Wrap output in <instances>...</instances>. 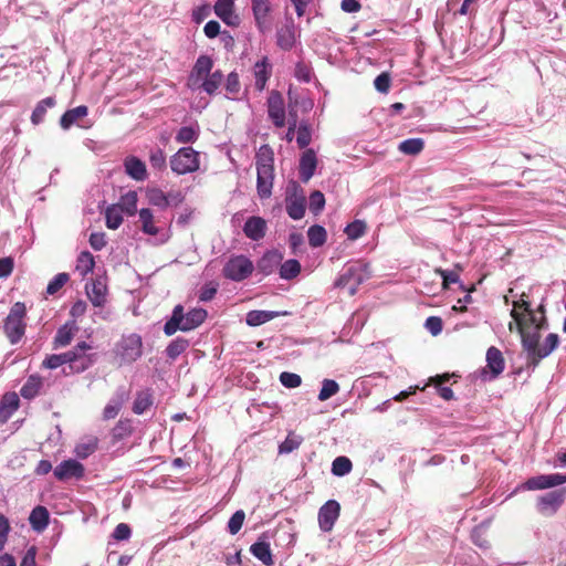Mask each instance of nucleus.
Here are the masks:
<instances>
[{"label": "nucleus", "mask_w": 566, "mask_h": 566, "mask_svg": "<svg viewBox=\"0 0 566 566\" xmlns=\"http://www.w3.org/2000/svg\"><path fill=\"white\" fill-rule=\"evenodd\" d=\"M547 328L546 317H542L536 325L521 335L523 348L527 352L528 360L532 365L536 366L538 363L547 357L559 344V337L555 333L546 336L543 344H539L542 329Z\"/></svg>", "instance_id": "f257e3e1"}, {"label": "nucleus", "mask_w": 566, "mask_h": 566, "mask_svg": "<svg viewBox=\"0 0 566 566\" xmlns=\"http://www.w3.org/2000/svg\"><path fill=\"white\" fill-rule=\"evenodd\" d=\"M256 190L260 198H269L274 180V151L270 145H262L255 154Z\"/></svg>", "instance_id": "f03ea898"}, {"label": "nucleus", "mask_w": 566, "mask_h": 566, "mask_svg": "<svg viewBox=\"0 0 566 566\" xmlns=\"http://www.w3.org/2000/svg\"><path fill=\"white\" fill-rule=\"evenodd\" d=\"M207 317V311L203 308H193L187 314L184 313L181 305H176L171 317L164 326V333L167 336L174 335L178 329L188 332L201 325Z\"/></svg>", "instance_id": "7ed1b4c3"}, {"label": "nucleus", "mask_w": 566, "mask_h": 566, "mask_svg": "<svg viewBox=\"0 0 566 566\" xmlns=\"http://www.w3.org/2000/svg\"><path fill=\"white\" fill-rule=\"evenodd\" d=\"M66 354L69 370L66 371V369H64L65 375L82 374L93 367L99 358L93 345L85 340L78 342L72 349L67 350Z\"/></svg>", "instance_id": "20e7f679"}, {"label": "nucleus", "mask_w": 566, "mask_h": 566, "mask_svg": "<svg viewBox=\"0 0 566 566\" xmlns=\"http://www.w3.org/2000/svg\"><path fill=\"white\" fill-rule=\"evenodd\" d=\"M525 294L523 293L518 301L513 302V308L511 311L513 322L509 323L510 332L516 329L520 335L533 328L539 321L537 319L535 311L532 310L531 303L523 298Z\"/></svg>", "instance_id": "39448f33"}, {"label": "nucleus", "mask_w": 566, "mask_h": 566, "mask_svg": "<svg viewBox=\"0 0 566 566\" xmlns=\"http://www.w3.org/2000/svg\"><path fill=\"white\" fill-rule=\"evenodd\" d=\"M27 306L23 302H15L4 319V334L11 344H17L25 333Z\"/></svg>", "instance_id": "423d86ee"}, {"label": "nucleus", "mask_w": 566, "mask_h": 566, "mask_svg": "<svg viewBox=\"0 0 566 566\" xmlns=\"http://www.w3.org/2000/svg\"><path fill=\"white\" fill-rule=\"evenodd\" d=\"M169 165L177 175L195 172L200 167V155L192 147H181L170 157Z\"/></svg>", "instance_id": "0eeeda50"}, {"label": "nucleus", "mask_w": 566, "mask_h": 566, "mask_svg": "<svg viewBox=\"0 0 566 566\" xmlns=\"http://www.w3.org/2000/svg\"><path fill=\"white\" fill-rule=\"evenodd\" d=\"M365 280L366 274L363 265L358 263L352 264L335 281V287L346 290L348 295L353 296Z\"/></svg>", "instance_id": "6e6552de"}, {"label": "nucleus", "mask_w": 566, "mask_h": 566, "mask_svg": "<svg viewBox=\"0 0 566 566\" xmlns=\"http://www.w3.org/2000/svg\"><path fill=\"white\" fill-rule=\"evenodd\" d=\"M116 353L122 363L132 364L143 355V340L138 334L123 336L116 345Z\"/></svg>", "instance_id": "1a4fd4ad"}, {"label": "nucleus", "mask_w": 566, "mask_h": 566, "mask_svg": "<svg viewBox=\"0 0 566 566\" xmlns=\"http://www.w3.org/2000/svg\"><path fill=\"white\" fill-rule=\"evenodd\" d=\"M253 263L244 255L231 258L223 268V275L232 281H243L253 272Z\"/></svg>", "instance_id": "9d476101"}, {"label": "nucleus", "mask_w": 566, "mask_h": 566, "mask_svg": "<svg viewBox=\"0 0 566 566\" xmlns=\"http://www.w3.org/2000/svg\"><path fill=\"white\" fill-rule=\"evenodd\" d=\"M85 468L84 465L74 459H69L62 461L59 465L53 470V474L59 481H69L71 479L80 480L84 476Z\"/></svg>", "instance_id": "9b49d317"}, {"label": "nucleus", "mask_w": 566, "mask_h": 566, "mask_svg": "<svg viewBox=\"0 0 566 566\" xmlns=\"http://www.w3.org/2000/svg\"><path fill=\"white\" fill-rule=\"evenodd\" d=\"M268 115L274 126L281 128L285 125L284 101L280 92L272 91L268 98Z\"/></svg>", "instance_id": "f8f14e48"}, {"label": "nucleus", "mask_w": 566, "mask_h": 566, "mask_svg": "<svg viewBox=\"0 0 566 566\" xmlns=\"http://www.w3.org/2000/svg\"><path fill=\"white\" fill-rule=\"evenodd\" d=\"M340 505L335 500L327 501L318 511V524L322 531H332L339 516Z\"/></svg>", "instance_id": "ddd939ff"}, {"label": "nucleus", "mask_w": 566, "mask_h": 566, "mask_svg": "<svg viewBox=\"0 0 566 566\" xmlns=\"http://www.w3.org/2000/svg\"><path fill=\"white\" fill-rule=\"evenodd\" d=\"M213 61L208 55H200L188 77V86L196 87L199 83L211 73Z\"/></svg>", "instance_id": "4468645a"}, {"label": "nucleus", "mask_w": 566, "mask_h": 566, "mask_svg": "<svg viewBox=\"0 0 566 566\" xmlns=\"http://www.w3.org/2000/svg\"><path fill=\"white\" fill-rule=\"evenodd\" d=\"M504 368L505 360L502 352L495 346H491L486 352V366L482 374L486 375L490 371V379H495L503 373Z\"/></svg>", "instance_id": "2eb2a0df"}, {"label": "nucleus", "mask_w": 566, "mask_h": 566, "mask_svg": "<svg viewBox=\"0 0 566 566\" xmlns=\"http://www.w3.org/2000/svg\"><path fill=\"white\" fill-rule=\"evenodd\" d=\"M77 332L78 326L76 322L74 319L67 321L65 324L57 328L52 340L53 349H59L69 346Z\"/></svg>", "instance_id": "dca6fc26"}, {"label": "nucleus", "mask_w": 566, "mask_h": 566, "mask_svg": "<svg viewBox=\"0 0 566 566\" xmlns=\"http://www.w3.org/2000/svg\"><path fill=\"white\" fill-rule=\"evenodd\" d=\"M565 500L564 491H552L538 499V511L544 515L554 514Z\"/></svg>", "instance_id": "f3484780"}, {"label": "nucleus", "mask_w": 566, "mask_h": 566, "mask_svg": "<svg viewBox=\"0 0 566 566\" xmlns=\"http://www.w3.org/2000/svg\"><path fill=\"white\" fill-rule=\"evenodd\" d=\"M566 483V475L556 473L548 475H538L526 481L525 485L528 490H542L553 488Z\"/></svg>", "instance_id": "a211bd4d"}, {"label": "nucleus", "mask_w": 566, "mask_h": 566, "mask_svg": "<svg viewBox=\"0 0 566 566\" xmlns=\"http://www.w3.org/2000/svg\"><path fill=\"white\" fill-rule=\"evenodd\" d=\"M317 166L316 154L313 149H306L300 159V178L303 182H307L314 175Z\"/></svg>", "instance_id": "6ab92c4d"}, {"label": "nucleus", "mask_w": 566, "mask_h": 566, "mask_svg": "<svg viewBox=\"0 0 566 566\" xmlns=\"http://www.w3.org/2000/svg\"><path fill=\"white\" fill-rule=\"evenodd\" d=\"M266 222L261 217H250L243 227V232L247 238L259 241L265 237L266 233Z\"/></svg>", "instance_id": "aec40b11"}, {"label": "nucleus", "mask_w": 566, "mask_h": 566, "mask_svg": "<svg viewBox=\"0 0 566 566\" xmlns=\"http://www.w3.org/2000/svg\"><path fill=\"white\" fill-rule=\"evenodd\" d=\"M124 167L126 174L137 181H143L147 178L145 163L135 156L127 157L124 161Z\"/></svg>", "instance_id": "412c9836"}, {"label": "nucleus", "mask_w": 566, "mask_h": 566, "mask_svg": "<svg viewBox=\"0 0 566 566\" xmlns=\"http://www.w3.org/2000/svg\"><path fill=\"white\" fill-rule=\"evenodd\" d=\"M19 397L15 392H7L0 402V423H6L19 408Z\"/></svg>", "instance_id": "4be33fe9"}, {"label": "nucleus", "mask_w": 566, "mask_h": 566, "mask_svg": "<svg viewBox=\"0 0 566 566\" xmlns=\"http://www.w3.org/2000/svg\"><path fill=\"white\" fill-rule=\"evenodd\" d=\"M253 73L255 77L254 86L258 91H263L268 80L271 76V65L266 56L254 64Z\"/></svg>", "instance_id": "5701e85b"}, {"label": "nucleus", "mask_w": 566, "mask_h": 566, "mask_svg": "<svg viewBox=\"0 0 566 566\" xmlns=\"http://www.w3.org/2000/svg\"><path fill=\"white\" fill-rule=\"evenodd\" d=\"M86 293L94 306L102 307L106 303L107 287L101 281H93L91 287L86 285Z\"/></svg>", "instance_id": "b1692460"}, {"label": "nucleus", "mask_w": 566, "mask_h": 566, "mask_svg": "<svg viewBox=\"0 0 566 566\" xmlns=\"http://www.w3.org/2000/svg\"><path fill=\"white\" fill-rule=\"evenodd\" d=\"M286 212L293 220H300L305 214V198L293 195L286 198Z\"/></svg>", "instance_id": "393cba45"}, {"label": "nucleus", "mask_w": 566, "mask_h": 566, "mask_svg": "<svg viewBox=\"0 0 566 566\" xmlns=\"http://www.w3.org/2000/svg\"><path fill=\"white\" fill-rule=\"evenodd\" d=\"M234 2H214L216 14L228 25H237L239 17L233 10Z\"/></svg>", "instance_id": "a878e982"}, {"label": "nucleus", "mask_w": 566, "mask_h": 566, "mask_svg": "<svg viewBox=\"0 0 566 566\" xmlns=\"http://www.w3.org/2000/svg\"><path fill=\"white\" fill-rule=\"evenodd\" d=\"M88 113V108L85 105H80L72 109L66 111L60 119V125L63 129H69L77 120L84 118Z\"/></svg>", "instance_id": "bb28decb"}, {"label": "nucleus", "mask_w": 566, "mask_h": 566, "mask_svg": "<svg viewBox=\"0 0 566 566\" xmlns=\"http://www.w3.org/2000/svg\"><path fill=\"white\" fill-rule=\"evenodd\" d=\"M154 405V395L150 389L140 390L136 394L133 402V412L142 415Z\"/></svg>", "instance_id": "cd10ccee"}, {"label": "nucleus", "mask_w": 566, "mask_h": 566, "mask_svg": "<svg viewBox=\"0 0 566 566\" xmlns=\"http://www.w3.org/2000/svg\"><path fill=\"white\" fill-rule=\"evenodd\" d=\"M251 554L261 560L266 566H272L274 564L270 544L264 541H258L250 547Z\"/></svg>", "instance_id": "c85d7f7f"}, {"label": "nucleus", "mask_w": 566, "mask_h": 566, "mask_svg": "<svg viewBox=\"0 0 566 566\" xmlns=\"http://www.w3.org/2000/svg\"><path fill=\"white\" fill-rule=\"evenodd\" d=\"M29 522L34 531H43L49 524V511L46 507L41 505L35 506L31 511Z\"/></svg>", "instance_id": "c756f323"}, {"label": "nucleus", "mask_w": 566, "mask_h": 566, "mask_svg": "<svg viewBox=\"0 0 566 566\" xmlns=\"http://www.w3.org/2000/svg\"><path fill=\"white\" fill-rule=\"evenodd\" d=\"M142 231L148 235H157L160 232L159 227L155 224V217L150 209L143 208L138 212Z\"/></svg>", "instance_id": "7c9ffc66"}, {"label": "nucleus", "mask_w": 566, "mask_h": 566, "mask_svg": "<svg viewBox=\"0 0 566 566\" xmlns=\"http://www.w3.org/2000/svg\"><path fill=\"white\" fill-rule=\"evenodd\" d=\"M223 80V74L217 70L206 76L196 87L202 88L207 94L213 95L220 87Z\"/></svg>", "instance_id": "2f4dec72"}, {"label": "nucleus", "mask_w": 566, "mask_h": 566, "mask_svg": "<svg viewBox=\"0 0 566 566\" xmlns=\"http://www.w3.org/2000/svg\"><path fill=\"white\" fill-rule=\"evenodd\" d=\"M42 378L38 375H31L20 389V394L24 399H33L39 395L42 388Z\"/></svg>", "instance_id": "473e14b6"}, {"label": "nucleus", "mask_w": 566, "mask_h": 566, "mask_svg": "<svg viewBox=\"0 0 566 566\" xmlns=\"http://www.w3.org/2000/svg\"><path fill=\"white\" fill-rule=\"evenodd\" d=\"M134 427L130 419H119L111 431L113 442H118L133 433Z\"/></svg>", "instance_id": "72a5a7b5"}, {"label": "nucleus", "mask_w": 566, "mask_h": 566, "mask_svg": "<svg viewBox=\"0 0 566 566\" xmlns=\"http://www.w3.org/2000/svg\"><path fill=\"white\" fill-rule=\"evenodd\" d=\"M56 101L54 97H45L40 101L31 115V122L33 125H39L44 120L48 108L55 106Z\"/></svg>", "instance_id": "f704fd0d"}, {"label": "nucleus", "mask_w": 566, "mask_h": 566, "mask_svg": "<svg viewBox=\"0 0 566 566\" xmlns=\"http://www.w3.org/2000/svg\"><path fill=\"white\" fill-rule=\"evenodd\" d=\"M277 316H279L277 312L254 310V311H250L247 314L245 321L249 326H259V325H262Z\"/></svg>", "instance_id": "c9c22d12"}, {"label": "nucleus", "mask_w": 566, "mask_h": 566, "mask_svg": "<svg viewBox=\"0 0 566 566\" xmlns=\"http://www.w3.org/2000/svg\"><path fill=\"white\" fill-rule=\"evenodd\" d=\"M199 135L198 125L182 126L178 129L175 139L179 144H192L199 138Z\"/></svg>", "instance_id": "e433bc0d"}, {"label": "nucleus", "mask_w": 566, "mask_h": 566, "mask_svg": "<svg viewBox=\"0 0 566 566\" xmlns=\"http://www.w3.org/2000/svg\"><path fill=\"white\" fill-rule=\"evenodd\" d=\"M95 260L93 254L88 251L81 252L76 260V271L84 277L93 272Z\"/></svg>", "instance_id": "4c0bfd02"}, {"label": "nucleus", "mask_w": 566, "mask_h": 566, "mask_svg": "<svg viewBox=\"0 0 566 566\" xmlns=\"http://www.w3.org/2000/svg\"><path fill=\"white\" fill-rule=\"evenodd\" d=\"M137 192L132 190L123 195L116 206L120 207L122 211L128 216H134L137 212Z\"/></svg>", "instance_id": "58836bf2"}, {"label": "nucleus", "mask_w": 566, "mask_h": 566, "mask_svg": "<svg viewBox=\"0 0 566 566\" xmlns=\"http://www.w3.org/2000/svg\"><path fill=\"white\" fill-rule=\"evenodd\" d=\"M307 238L312 248H319L326 242L327 233L324 227L314 224L310 227Z\"/></svg>", "instance_id": "ea45409f"}, {"label": "nucleus", "mask_w": 566, "mask_h": 566, "mask_svg": "<svg viewBox=\"0 0 566 566\" xmlns=\"http://www.w3.org/2000/svg\"><path fill=\"white\" fill-rule=\"evenodd\" d=\"M106 227L116 230L123 223V211L120 207L112 205L105 211Z\"/></svg>", "instance_id": "a19ab883"}, {"label": "nucleus", "mask_w": 566, "mask_h": 566, "mask_svg": "<svg viewBox=\"0 0 566 566\" xmlns=\"http://www.w3.org/2000/svg\"><path fill=\"white\" fill-rule=\"evenodd\" d=\"M424 147V142L421 138H409L401 142L398 146V149L406 154L416 156L422 151Z\"/></svg>", "instance_id": "79ce46f5"}, {"label": "nucleus", "mask_w": 566, "mask_h": 566, "mask_svg": "<svg viewBox=\"0 0 566 566\" xmlns=\"http://www.w3.org/2000/svg\"><path fill=\"white\" fill-rule=\"evenodd\" d=\"M147 198L150 205L160 209H166L170 206L169 197L159 188H151L147 191Z\"/></svg>", "instance_id": "37998d69"}, {"label": "nucleus", "mask_w": 566, "mask_h": 566, "mask_svg": "<svg viewBox=\"0 0 566 566\" xmlns=\"http://www.w3.org/2000/svg\"><path fill=\"white\" fill-rule=\"evenodd\" d=\"M301 272V263L295 259L285 261L280 268V276L284 280H292Z\"/></svg>", "instance_id": "c03bdc74"}, {"label": "nucleus", "mask_w": 566, "mask_h": 566, "mask_svg": "<svg viewBox=\"0 0 566 566\" xmlns=\"http://www.w3.org/2000/svg\"><path fill=\"white\" fill-rule=\"evenodd\" d=\"M189 347V340L186 338L178 337L174 339L166 347V355L171 360H175L179 355H181Z\"/></svg>", "instance_id": "a18cd8bd"}, {"label": "nucleus", "mask_w": 566, "mask_h": 566, "mask_svg": "<svg viewBox=\"0 0 566 566\" xmlns=\"http://www.w3.org/2000/svg\"><path fill=\"white\" fill-rule=\"evenodd\" d=\"M353 469V463L349 458L340 455L337 457L332 463V473L336 476H344Z\"/></svg>", "instance_id": "49530a36"}, {"label": "nucleus", "mask_w": 566, "mask_h": 566, "mask_svg": "<svg viewBox=\"0 0 566 566\" xmlns=\"http://www.w3.org/2000/svg\"><path fill=\"white\" fill-rule=\"evenodd\" d=\"M302 442L303 438L301 436H297L293 431H290L285 440L279 446V452L291 453L294 450L298 449Z\"/></svg>", "instance_id": "de8ad7c7"}, {"label": "nucleus", "mask_w": 566, "mask_h": 566, "mask_svg": "<svg viewBox=\"0 0 566 566\" xmlns=\"http://www.w3.org/2000/svg\"><path fill=\"white\" fill-rule=\"evenodd\" d=\"M149 164L153 169L163 171L167 167L166 154L161 148H154L149 153Z\"/></svg>", "instance_id": "09e8293b"}, {"label": "nucleus", "mask_w": 566, "mask_h": 566, "mask_svg": "<svg viewBox=\"0 0 566 566\" xmlns=\"http://www.w3.org/2000/svg\"><path fill=\"white\" fill-rule=\"evenodd\" d=\"M253 12L258 25L262 29L268 23L270 2H253Z\"/></svg>", "instance_id": "8fccbe9b"}, {"label": "nucleus", "mask_w": 566, "mask_h": 566, "mask_svg": "<svg viewBox=\"0 0 566 566\" xmlns=\"http://www.w3.org/2000/svg\"><path fill=\"white\" fill-rule=\"evenodd\" d=\"M366 223L361 220H355L346 226L344 232L349 240H357L366 232Z\"/></svg>", "instance_id": "3c124183"}, {"label": "nucleus", "mask_w": 566, "mask_h": 566, "mask_svg": "<svg viewBox=\"0 0 566 566\" xmlns=\"http://www.w3.org/2000/svg\"><path fill=\"white\" fill-rule=\"evenodd\" d=\"M63 365L67 366V354H52L48 355L42 361L41 366L46 369H56Z\"/></svg>", "instance_id": "603ef678"}, {"label": "nucleus", "mask_w": 566, "mask_h": 566, "mask_svg": "<svg viewBox=\"0 0 566 566\" xmlns=\"http://www.w3.org/2000/svg\"><path fill=\"white\" fill-rule=\"evenodd\" d=\"M339 391V385L333 379H324L318 399L325 401Z\"/></svg>", "instance_id": "864d4df0"}, {"label": "nucleus", "mask_w": 566, "mask_h": 566, "mask_svg": "<svg viewBox=\"0 0 566 566\" xmlns=\"http://www.w3.org/2000/svg\"><path fill=\"white\" fill-rule=\"evenodd\" d=\"M70 280V275L65 272L56 274L48 284L46 293L54 295L57 293Z\"/></svg>", "instance_id": "5fc2aeb1"}, {"label": "nucleus", "mask_w": 566, "mask_h": 566, "mask_svg": "<svg viewBox=\"0 0 566 566\" xmlns=\"http://www.w3.org/2000/svg\"><path fill=\"white\" fill-rule=\"evenodd\" d=\"M312 140V130L307 123H301L297 127L296 143L300 148H305Z\"/></svg>", "instance_id": "6e6d98bb"}, {"label": "nucleus", "mask_w": 566, "mask_h": 566, "mask_svg": "<svg viewBox=\"0 0 566 566\" xmlns=\"http://www.w3.org/2000/svg\"><path fill=\"white\" fill-rule=\"evenodd\" d=\"M245 514L242 510L237 511L228 522V531L230 534L235 535L241 530Z\"/></svg>", "instance_id": "4d7b16f0"}, {"label": "nucleus", "mask_w": 566, "mask_h": 566, "mask_svg": "<svg viewBox=\"0 0 566 566\" xmlns=\"http://www.w3.org/2000/svg\"><path fill=\"white\" fill-rule=\"evenodd\" d=\"M123 403H124V399L119 398V399L113 400L112 402L106 405L103 410V418L105 420L114 419L122 410Z\"/></svg>", "instance_id": "13d9d810"}, {"label": "nucleus", "mask_w": 566, "mask_h": 566, "mask_svg": "<svg viewBox=\"0 0 566 566\" xmlns=\"http://www.w3.org/2000/svg\"><path fill=\"white\" fill-rule=\"evenodd\" d=\"M324 206H325V197H324L323 192H321L318 190L313 191L310 196V210L314 214H317L323 210Z\"/></svg>", "instance_id": "bf43d9fd"}, {"label": "nucleus", "mask_w": 566, "mask_h": 566, "mask_svg": "<svg viewBox=\"0 0 566 566\" xmlns=\"http://www.w3.org/2000/svg\"><path fill=\"white\" fill-rule=\"evenodd\" d=\"M280 381L286 388H296L302 384V378L297 374L283 371L280 375Z\"/></svg>", "instance_id": "052dcab7"}, {"label": "nucleus", "mask_w": 566, "mask_h": 566, "mask_svg": "<svg viewBox=\"0 0 566 566\" xmlns=\"http://www.w3.org/2000/svg\"><path fill=\"white\" fill-rule=\"evenodd\" d=\"M226 91L234 98L240 92L239 75L235 72H231L227 77Z\"/></svg>", "instance_id": "680f3d73"}, {"label": "nucleus", "mask_w": 566, "mask_h": 566, "mask_svg": "<svg viewBox=\"0 0 566 566\" xmlns=\"http://www.w3.org/2000/svg\"><path fill=\"white\" fill-rule=\"evenodd\" d=\"M294 44L293 33L286 29L281 30L277 34V45L284 50H290Z\"/></svg>", "instance_id": "e2e57ef3"}, {"label": "nucleus", "mask_w": 566, "mask_h": 566, "mask_svg": "<svg viewBox=\"0 0 566 566\" xmlns=\"http://www.w3.org/2000/svg\"><path fill=\"white\" fill-rule=\"evenodd\" d=\"M391 78L389 73H380L374 81L376 90L380 93H387L390 88Z\"/></svg>", "instance_id": "0e129e2a"}, {"label": "nucleus", "mask_w": 566, "mask_h": 566, "mask_svg": "<svg viewBox=\"0 0 566 566\" xmlns=\"http://www.w3.org/2000/svg\"><path fill=\"white\" fill-rule=\"evenodd\" d=\"M295 77L302 82L308 83L312 80L311 67L303 62H298L295 66Z\"/></svg>", "instance_id": "69168bd1"}, {"label": "nucleus", "mask_w": 566, "mask_h": 566, "mask_svg": "<svg viewBox=\"0 0 566 566\" xmlns=\"http://www.w3.org/2000/svg\"><path fill=\"white\" fill-rule=\"evenodd\" d=\"M424 326L433 336H437L442 332L443 323L440 317L430 316L427 318Z\"/></svg>", "instance_id": "338daca9"}, {"label": "nucleus", "mask_w": 566, "mask_h": 566, "mask_svg": "<svg viewBox=\"0 0 566 566\" xmlns=\"http://www.w3.org/2000/svg\"><path fill=\"white\" fill-rule=\"evenodd\" d=\"M130 534H132V530H130L129 525L126 523H119L113 532V537L116 541H125L130 537Z\"/></svg>", "instance_id": "774afa93"}]
</instances>
